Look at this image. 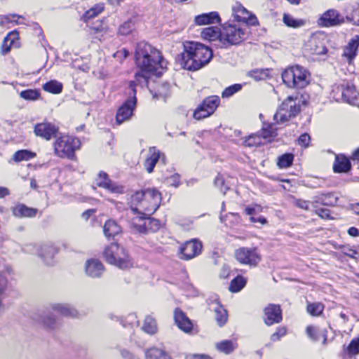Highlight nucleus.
<instances>
[{
  "label": "nucleus",
  "instance_id": "1",
  "mask_svg": "<svg viewBox=\"0 0 359 359\" xmlns=\"http://www.w3.org/2000/svg\"><path fill=\"white\" fill-rule=\"evenodd\" d=\"M212 50L203 43L187 42L184 52L178 55L176 61L184 69L196 71L208 64L212 57Z\"/></svg>",
  "mask_w": 359,
  "mask_h": 359
},
{
  "label": "nucleus",
  "instance_id": "2",
  "mask_svg": "<svg viewBox=\"0 0 359 359\" xmlns=\"http://www.w3.org/2000/svg\"><path fill=\"white\" fill-rule=\"evenodd\" d=\"M135 62L140 70L145 73L157 72L159 69L165 68L166 65L159 50L144 41L137 46Z\"/></svg>",
  "mask_w": 359,
  "mask_h": 359
},
{
  "label": "nucleus",
  "instance_id": "3",
  "mask_svg": "<svg viewBox=\"0 0 359 359\" xmlns=\"http://www.w3.org/2000/svg\"><path fill=\"white\" fill-rule=\"evenodd\" d=\"M161 201V193L156 189H147L137 191L131 196L132 204L139 206L148 215L156 212L159 207Z\"/></svg>",
  "mask_w": 359,
  "mask_h": 359
},
{
  "label": "nucleus",
  "instance_id": "4",
  "mask_svg": "<svg viewBox=\"0 0 359 359\" xmlns=\"http://www.w3.org/2000/svg\"><path fill=\"white\" fill-rule=\"evenodd\" d=\"M248 35L247 25L225 23L222 26V48H229L244 41Z\"/></svg>",
  "mask_w": 359,
  "mask_h": 359
},
{
  "label": "nucleus",
  "instance_id": "5",
  "mask_svg": "<svg viewBox=\"0 0 359 359\" xmlns=\"http://www.w3.org/2000/svg\"><path fill=\"white\" fill-rule=\"evenodd\" d=\"M310 78L309 71L299 65L289 67L282 73L283 81L289 88H304L309 83Z\"/></svg>",
  "mask_w": 359,
  "mask_h": 359
},
{
  "label": "nucleus",
  "instance_id": "6",
  "mask_svg": "<svg viewBox=\"0 0 359 359\" xmlns=\"http://www.w3.org/2000/svg\"><path fill=\"white\" fill-rule=\"evenodd\" d=\"M103 254L108 263L120 269H126L133 266L126 250L117 243H111L106 247Z\"/></svg>",
  "mask_w": 359,
  "mask_h": 359
},
{
  "label": "nucleus",
  "instance_id": "7",
  "mask_svg": "<svg viewBox=\"0 0 359 359\" xmlns=\"http://www.w3.org/2000/svg\"><path fill=\"white\" fill-rule=\"evenodd\" d=\"M81 145L80 140L69 135L57 136L53 143L54 153L60 158L73 159Z\"/></svg>",
  "mask_w": 359,
  "mask_h": 359
},
{
  "label": "nucleus",
  "instance_id": "8",
  "mask_svg": "<svg viewBox=\"0 0 359 359\" xmlns=\"http://www.w3.org/2000/svg\"><path fill=\"white\" fill-rule=\"evenodd\" d=\"M297 97L289 96L280 106L273 116L276 123H284L291 117L295 116L300 111Z\"/></svg>",
  "mask_w": 359,
  "mask_h": 359
},
{
  "label": "nucleus",
  "instance_id": "9",
  "mask_svg": "<svg viewBox=\"0 0 359 359\" xmlns=\"http://www.w3.org/2000/svg\"><path fill=\"white\" fill-rule=\"evenodd\" d=\"M129 90L128 98L118 109L116 112V121L118 125L130 119L136 107V90H135L134 82L130 83Z\"/></svg>",
  "mask_w": 359,
  "mask_h": 359
},
{
  "label": "nucleus",
  "instance_id": "10",
  "mask_svg": "<svg viewBox=\"0 0 359 359\" xmlns=\"http://www.w3.org/2000/svg\"><path fill=\"white\" fill-rule=\"evenodd\" d=\"M234 256L240 264L250 267L257 266L262 259V255L256 247L238 248L235 250Z\"/></svg>",
  "mask_w": 359,
  "mask_h": 359
},
{
  "label": "nucleus",
  "instance_id": "11",
  "mask_svg": "<svg viewBox=\"0 0 359 359\" xmlns=\"http://www.w3.org/2000/svg\"><path fill=\"white\" fill-rule=\"evenodd\" d=\"M130 225L133 231L145 234L158 231L161 224L159 220L154 218L135 217L133 218Z\"/></svg>",
  "mask_w": 359,
  "mask_h": 359
},
{
  "label": "nucleus",
  "instance_id": "12",
  "mask_svg": "<svg viewBox=\"0 0 359 359\" xmlns=\"http://www.w3.org/2000/svg\"><path fill=\"white\" fill-rule=\"evenodd\" d=\"M219 103L220 98L218 96L212 95L206 97L194 111V118L201 120L210 116L217 109Z\"/></svg>",
  "mask_w": 359,
  "mask_h": 359
},
{
  "label": "nucleus",
  "instance_id": "13",
  "mask_svg": "<svg viewBox=\"0 0 359 359\" xmlns=\"http://www.w3.org/2000/svg\"><path fill=\"white\" fill-rule=\"evenodd\" d=\"M25 251L36 254L39 255L43 262L48 264H53V260L54 255L56 253V250L54 247L50 245L44 244V245H36V244H29L27 245L25 248Z\"/></svg>",
  "mask_w": 359,
  "mask_h": 359
},
{
  "label": "nucleus",
  "instance_id": "14",
  "mask_svg": "<svg viewBox=\"0 0 359 359\" xmlns=\"http://www.w3.org/2000/svg\"><path fill=\"white\" fill-rule=\"evenodd\" d=\"M34 133L36 137L50 141L58 135L59 127L51 122L44 121L34 125Z\"/></svg>",
  "mask_w": 359,
  "mask_h": 359
},
{
  "label": "nucleus",
  "instance_id": "15",
  "mask_svg": "<svg viewBox=\"0 0 359 359\" xmlns=\"http://www.w3.org/2000/svg\"><path fill=\"white\" fill-rule=\"evenodd\" d=\"M333 92L340 93L342 100L354 106H359V93L356 91L355 86L347 82L336 86Z\"/></svg>",
  "mask_w": 359,
  "mask_h": 359
},
{
  "label": "nucleus",
  "instance_id": "16",
  "mask_svg": "<svg viewBox=\"0 0 359 359\" xmlns=\"http://www.w3.org/2000/svg\"><path fill=\"white\" fill-rule=\"evenodd\" d=\"M232 15L237 22H242L245 23V25H257L258 20L257 17L250 13L245 7L240 3L236 2L232 6Z\"/></svg>",
  "mask_w": 359,
  "mask_h": 359
},
{
  "label": "nucleus",
  "instance_id": "17",
  "mask_svg": "<svg viewBox=\"0 0 359 359\" xmlns=\"http://www.w3.org/2000/svg\"><path fill=\"white\" fill-rule=\"evenodd\" d=\"M95 182L97 186L104 188L111 193L118 194L123 193V187L112 182L108 175L103 171L99 172Z\"/></svg>",
  "mask_w": 359,
  "mask_h": 359
},
{
  "label": "nucleus",
  "instance_id": "18",
  "mask_svg": "<svg viewBox=\"0 0 359 359\" xmlns=\"http://www.w3.org/2000/svg\"><path fill=\"white\" fill-rule=\"evenodd\" d=\"M202 244L196 239L187 241L181 248V259H190L201 252Z\"/></svg>",
  "mask_w": 359,
  "mask_h": 359
},
{
  "label": "nucleus",
  "instance_id": "19",
  "mask_svg": "<svg viewBox=\"0 0 359 359\" xmlns=\"http://www.w3.org/2000/svg\"><path fill=\"white\" fill-rule=\"evenodd\" d=\"M264 323L267 325H272L280 323L282 318V311L278 304H269L264 309Z\"/></svg>",
  "mask_w": 359,
  "mask_h": 359
},
{
  "label": "nucleus",
  "instance_id": "20",
  "mask_svg": "<svg viewBox=\"0 0 359 359\" xmlns=\"http://www.w3.org/2000/svg\"><path fill=\"white\" fill-rule=\"evenodd\" d=\"M201 36L203 40L215 42L217 46L222 48V28L214 26L203 28Z\"/></svg>",
  "mask_w": 359,
  "mask_h": 359
},
{
  "label": "nucleus",
  "instance_id": "21",
  "mask_svg": "<svg viewBox=\"0 0 359 359\" xmlns=\"http://www.w3.org/2000/svg\"><path fill=\"white\" fill-rule=\"evenodd\" d=\"M343 22V19L337 11L330 9L324 13L320 18L318 24L323 27H331L340 25Z\"/></svg>",
  "mask_w": 359,
  "mask_h": 359
},
{
  "label": "nucleus",
  "instance_id": "22",
  "mask_svg": "<svg viewBox=\"0 0 359 359\" xmlns=\"http://www.w3.org/2000/svg\"><path fill=\"white\" fill-rule=\"evenodd\" d=\"M104 270L102 263L96 259H91L86 261L85 264V271L87 276L93 278H100Z\"/></svg>",
  "mask_w": 359,
  "mask_h": 359
},
{
  "label": "nucleus",
  "instance_id": "23",
  "mask_svg": "<svg viewBox=\"0 0 359 359\" xmlns=\"http://www.w3.org/2000/svg\"><path fill=\"white\" fill-rule=\"evenodd\" d=\"M174 319L178 327L185 332L191 331L193 325L185 313L180 309H176L174 313Z\"/></svg>",
  "mask_w": 359,
  "mask_h": 359
},
{
  "label": "nucleus",
  "instance_id": "24",
  "mask_svg": "<svg viewBox=\"0 0 359 359\" xmlns=\"http://www.w3.org/2000/svg\"><path fill=\"white\" fill-rule=\"evenodd\" d=\"M195 23L197 25H205L214 23H219L220 17L217 12L213 11L208 13H203L195 17Z\"/></svg>",
  "mask_w": 359,
  "mask_h": 359
},
{
  "label": "nucleus",
  "instance_id": "25",
  "mask_svg": "<svg viewBox=\"0 0 359 359\" xmlns=\"http://www.w3.org/2000/svg\"><path fill=\"white\" fill-rule=\"evenodd\" d=\"M161 153L156 147H151L144 162V167L148 172H151L156 163L160 160Z\"/></svg>",
  "mask_w": 359,
  "mask_h": 359
},
{
  "label": "nucleus",
  "instance_id": "26",
  "mask_svg": "<svg viewBox=\"0 0 359 359\" xmlns=\"http://www.w3.org/2000/svg\"><path fill=\"white\" fill-rule=\"evenodd\" d=\"M210 309L215 313V320L219 326H223L227 321V312L217 302L210 305Z\"/></svg>",
  "mask_w": 359,
  "mask_h": 359
},
{
  "label": "nucleus",
  "instance_id": "27",
  "mask_svg": "<svg viewBox=\"0 0 359 359\" xmlns=\"http://www.w3.org/2000/svg\"><path fill=\"white\" fill-rule=\"evenodd\" d=\"M52 309L64 316L72 318L79 316L77 310L68 304H55L52 305Z\"/></svg>",
  "mask_w": 359,
  "mask_h": 359
},
{
  "label": "nucleus",
  "instance_id": "28",
  "mask_svg": "<svg viewBox=\"0 0 359 359\" xmlns=\"http://www.w3.org/2000/svg\"><path fill=\"white\" fill-rule=\"evenodd\" d=\"M337 201L338 196L333 192L321 194L314 197V203L326 206H334L337 204Z\"/></svg>",
  "mask_w": 359,
  "mask_h": 359
},
{
  "label": "nucleus",
  "instance_id": "29",
  "mask_svg": "<svg viewBox=\"0 0 359 359\" xmlns=\"http://www.w3.org/2000/svg\"><path fill=\"white\" fill-rule=\"evenodd\" d=\"M359 46V36H355L352 39L345 47L343 55L348 58V62L353 60L355 57L358 48Z\"/></svg>",
  "mask_w": 359,
  "mask_h": 359
},
{
  "label": "nucleus",
  "instance_id": "30",
  "mask_svg": "<svg viewBox=\"0 0 359 359\" xmlns=\"http://www.w3.org/2000/svg\"><path fill=\"white\" fill-rule=\"evenodd\" d=\"M351 163L344 156H337L333 165L334 172H347L351 169Z\"/></svg>",
  "mask_w": 359,
  "mask_h": 359
},
{
  "label": "nucleus",
  "instance_id": "31",
  "mask_svg": "<svg viewBox=\"0 0 359 359\" xmlns=\"http://www.w3.org/2000/svg\"><path fill=\"white\" fill-rule=\"evenodd\" d=\"M121 232V226L112 219L107 220L104 225V233L106 237H114Z\"/></svg>",
  "mask_w": 359,
  "mask_h": 359
},
{
  "label": "nucleus",
  "instance_id": "32",
  "mask_svg": "<svg viewBox=\"0 0 359 359\" xmlns=\"http://www.w3.org/2000/svg\"><path fill=\"white\" fill-rule=\"evenodd\" d=\"M237 346L236 341L233 340H223L215 344L216 349L225 354H230Z\"/></svg>",
  "mask_w": 359,
  "mask_h": 359
},
{
  "label": "nucleus",
  "instance_id": "33",
  "mask_svg": "<svg viewBox=\"0 0 359 359\" xmlns=\"http://www.w3.org/2000/svg\"><path fill=\"white\" fill-rule=\"evenodd\" d=\"M38 210L29 208L25 205H18L13 210V214L17 217H33L36 216Z\"/></svg>",
  "mask_w": 359,
  "mask_h": 359
},
{
  "label": "nucleus",
  "instance_id": "34",
  "mask_svg": "<svg viewBox=\"0 0 359 359\" xmlns=\"http://www.w3.org/2000/svg\"><path fill=\"white\" fill-rule=\"evenodd\" d=\"M277 135V128L274 123H264L261 130V136L263 139L271 141Z\"/></svg>",
  "mask_w": 359,
  "mask_h": 359
},
{
  "label": "nucleus",
  "instance_id": "35",
  "mask_svg": "<svg viewBox=\"0 0 359 359\" xmlns=\"http://www.w3.org/2000/svg\"><path fill=\"white\" fill-rule=\"evenodd\" d=\"M146 359H171L170 357L163 351L151 348L146 352Z\"/></svg>",
  "mask_w": 359,
  "mask_h": 359
},
{
  "label": "nucleus",
  "instance_id": "36",
  "mask_svg": "<svg viewBox=\"0 0 359 359\" xmlns=\"http://www.w3.org/2000/svg\"><path fill=\"white\" fill-rule=\"evenodd\" d=\"M43 89L48 93L58 94L62 90V84L56 80H51L43 85Z\"/></svg>",
  "mask_w": 359,
  "mask_h": 359
},
{
  "label": "nucleus",
  "instance_id": "37",
  "mask_svg": "<svg viewBox=\"0 0 359 359\" xmlns=\"http://www.w3.org/2000/svg\"><path fill=\"white\" fill-rule=\"evenodd\" d=\"M104 4H97L95 5L93 7L88 10L83 15V19L84 21H88L96 16H97L100 13H101L104 10Z\"/></svg>",
  "mask_w": 359,
  "mask_h": 359
},
{
  "label": "nucleus",
  "instance_id": "38",
  "mask_svg": "<svg viewBox=\"0 0 359 359\" xmlns=\"http://www.w3.org/2000/svg\"><path fill=\"white\" fill-rule=\"evenodd\" d=\"M18 38V33L17 32H10L6 37H5L2 44V53L6 54L10 51L11 46L14 43L15 39Z\"/></svg>",
  "mask_w": 359,
  "mask_h": 359
},
{
  "label": "nucleus",
  "instance_id": "39",
  "mask_svg": "<svg viewBox=\"0 0 359 359\" xmlns=\"http://www.w3.org/2000/svg\"><path fill=\"white\" fill-rule=\"evenodd\" d=\"M142 330L149 334H154L157 331L156 322L151 316H147L144 319Z\"/></svg>",
  "mask_w": 359,
  "mask_h": 359
},
{
  "label": "nucleus",
  "instance_id": "40",
  "mask_svg": "<svg viewBox=\"0 0 359 359\" xmlns=\"http://www.w3.org/2000/svg\"><path fill=\"white\" fill-rule=\"evenodd\" d=\"M309 45L311 46L312 53L313 54L323 55L327 52V48L323 46L320 41L316 37H313L310 39Z\"/></svg>",
  "mask_w": 359,
  "mask_h": 359
},
{
  "label": "nucleus",
  "instance_id": "41",
  "mask_svg": "<svg viewBox=\"0 0 359 359\" xmlns=\"http://www.w3.org/2000/svg\"><path fill=\"white\" fill-rule=\"evenodd\" d=\"M245 284V279L241 276H238L231 281L229 290L233 292H238L244 287Z\"/></svg>",
  "mask_w": 359,
  "mask_h": 359
},
{
  "label": "nucleus",
  "instance_id": "42",
  "mask_svg": "<svg viewBox=\"0 0 359 359\" xmlns=\"http://www.w3.org/2000/svg\"><path fill=\"white\" fill-rule=\"evenodd\" d=\"M344 351L350 357L359 353V337L353 339L348 346H344Z\"/></svg>",
  "mask_w": 359,
  "mask_h": 359
},
{
  "label": "nucleus",
  "instance_id": "43",
  "mask_svg": "<svg viewBox=\"0 0 359 359\" xmlns=\"http://www.w3.org/2000/svg\"><path fill=\"white\" fill-rule=\"evenodd\" d=\"M283 22L290 27L297 28L304 25L303 20H297L294 18L291 15L285 13L283 18Z\"/></svg>",
  "mask_w": 359,
  "mask_h": 359
},
{
  "label": "nucleus",
  "instance_id": "44",
  "mask_svg": "<svg viewBox=\"0 0 359 359\" xmlns=\"http://www.w3.org/2000/svg\"><path fill=\"white\" fill-rule=\"evenodd\" d=\"M35 156V154L28 150H19L16 151L13 156V160L15 162H20L22 161H28Z\"/></svg>",
  "mask_w": 359,
  "mask_h": 359
},
{
  "label": "nucleus",
  "instance_id": "45",
  "mask_svg": "<svg viewBox=\"0 0 359 359\" xmlns=\"http://www.w3.org/2000/svg\"><path fill=\"white\" fill-rule=\"evenodd\" d=\"M20 96L24 100L29 101H34L39 98L40 92L36 89H28L22 90L20 93Z\"/></svg>",
  "mask_w": 359,
  "mask_h": 359
},
{
  "label": "nucleus",
  "instance_id": "46",
  "mask_svg": "<svg viewBox=\"0 0 359 359\" xmlns=\"http://www.w3.org/2000/svg\"><path fill=\"white\" fill-rule=\"evenodd\" d=\"M306 309L311 316H318L323 313L324 305L319 302L311 303L307 305Z\"/></svg>",
  "mask_w": 359,
  "mask_h": 359
},
{
  "label": "nucleus",
  "instance_id": "47",
  "mask_svg": "<svg viewBox=\"0 0 359 359\" xmlns=\"http://www.w3.org/2000/svg\"><path fill=\"white\" fill-rule=\"evenodd\" d=\"M294 156L292 154H285L278 158V165L280 168L290 167L293 162Z\"/></svg>",
  "mask_w": 359,
  "mask_h": 359
},
{
  "label": "nucleus",
  "instance_id": "48",
  "mask_svg": "<svg viewBox=\"0 0 359 359\" xmlns=\"http://www.w3.org/2000/svg\"><path fill=\"white\" fill-rule=\"evenodd\" d=\"M262 138L259 135L253 134L248 136L244 141V144L247 147H257L262 144Z\"/></svg>",
  "mask_w": 359,
  "mask_h": 359
},
{
  "label": "nucleus",
  "instance_id": "49",
  "mask_svg": "<svg viewBox=\"0 0 359 359\" xmlns=\"http://www.w3.org/2000/svg\"><path fill=\"white\" fill-rule=\"evenodd\" d=\"M315 203H314V201L313 202H311L309 201H306L301 198H294V205L296 207L304 210H309L310 209L311 205L316 207L314 205Z\"/></svg>",
  "mask_w": 359,
  "mask_h": 359
},
{
  "label": "nucleus",
  "instance_id": "50",
  "mask_svg": "<svg viewBox=\"0 0 359 359\" xmlns=\"http://www.w3.org/2000/svg\"><path fill=\"white\" fill-rule=\"evenodd\" d=\"M242 88V85L241 84H233L232 86H230L224 89V90L222 92V97H229L232 96L234 93L238 92Z\"/></svg>",
  "mask_w": 359,
  "mask_h": 359
},
{
  "label": "nucleus",
  "instance_id": "51",
  "mask_svg": "<svg viewBox=\"0 0 359 359\" xmlns=\"http://www.w3.org/2000/svg\"><path fill=\"white\" fill-rule=\"evenodd\" d=\"M147 73H145L142 71H141L140 72H137L135 74V81H130L128 86H130V83L131 82L135 83V87L136 86L137 84H139L140 86H143V85L146 84L147 83V79H148V76L147 75Z\"/></svg>",
  "mask_w": 359,
  "mask_h": 359
},
{
  "label": "nucleus",
  "instance_id": "52",
  "mask_svg": "<svg viewBox=\"0 0 359 359\" xmlns=\"http://www.w3.org/2000/svg\"><path fill=\"white\" fill-rule=\"evenodd\" d=\"M134 29V24L132 21H127L123 23L118 29V33L121 35H128Z\"/></svg>",
  "mask_w": 359,
  "mask_h": 359
},
{
  "label": "nucleus",
  "instance_id": "53",
  "mask_svg": "<svg viewBox=\"0 0 359 359\" xmlns=\"http://www.w3.org/2000/svg\"><path fill=\"white\" fill-rule=\"evenodd\" d=\"M7 286V280L6 278L0 276V315L4 311V305L2 303L1 295L4 294Z\"/></svg>",
  "mask_w": 359,
  "mask_h": 359
},
{
  "label": "nucleus",
  "instance_id": "54",
  "mask_svg": "<svg viewBox=\"0 0 359 359\" xmlns=\"http://www.w3.org/2000/svg\"><path fill=\"white\" fill-rule=\"evenodd\" d=\"M215 185L219 188L221 192L224 194H226L228 190V187L224 186V180L221 175H217L215 180Z\"/></svg>",
  "mask_w": 359,
  "mask_h": 359
},
{
  "label": "nucleus",
  "instance_id": "55",
  "mask_svg": "<svg viewBox=\"0 0 359 359\" xmlns=\"http://www.w3.org/2000/svg\"><path fill=\"white\" fill-rule=\"evenodd\" d=\"M287 330L284 327H278L277 331L271 336V340L272 341H278L282 337L286 334Z\"/></svg>",
  "mask_w": 359,
  "mask_h": 359
},
{
  "label": "nucleus",
  "instance_id": "56",
  "mask_svg": "<svg viewBox=\"0 0 359 359\" xmlns=\"http://www.w3.org/2000/svg\"><path fill=\"white\" fill-rule=\"evenodd\" d=\"M306 333L312 340L318 341L319 339V333L315 327L308 326L306 328Z\"/></svg>",
  "mask_w": 359,
  "mask_h": 359
},
{
  "label": "nucleus",
  "instance_id": "57",
  "mask_svg": "<svg viewBox=\"0 0 359 359\" xmlns=\"http://www.w3.org/2000/svg\"><path fill=\"white\" fill-rule=\"evenodd\" d=\"M128 54H129L128 51L126 49L123 48V49L116 51L114 54V57H115L116 59H117L118 60L121 62L123 60H124L125 58H126L128 57Z\"/></svg>",
  "mask_w": 359,
  "mask_h": 359
},
{
  "label": "nucleus",
  "instance_id": "58",
  "mask_svg": "<svg viewBox=\"0 0 359 359\" xmlns=\"http://www.w3.org/2000/svg\"><path fill=\"white\" fill-rule=\"evenodd\" d=\"M44 325L50 329H54L57 326V323L52 316H48L43 319Z\"/></svg>",
  "mask_w": 359,
  "mask_h": 359
},
{
  "label": "nucleus",
  "instance_id": "59",
  "mask_svg": "<svg viewBox=\"0 0 359 359\" xmlns=\"http://www.w3.org/2000/svg\"><path fill=\"white\" fill-rule=\"evenodd\" d=\"M311 137L309 134L304 133L300 135L299 137L298 142L300 145L308 147L309 142H310Z\"/></svg>",
  "mask_w": 359,
  "mask_h": 359
},
{
  "label": "nucleus",
  "instance_id": "60",
  "mask_svg": "<svg viewBox=\"0 0 359 359\" xmlns=\"http://www.w3.org/2000/svg\"><path fill=\"white\" fill-rule=\"evenodd\" d=\"M120 352L123 359H139L136 355L126 349H121Z\"/></svg>",
  "mask_w": 359,
  "mask_h": 359
},
{
  "label": "nucleus",
  "instance_id": "61",
  "mask_svg": "<svg viewBox=\"0 0 359 359\" xmlns=\"http://www.w3.org/2000/svg\"><path fill=\"white\" fill-rule=\"evenodd\" d=\"M316 213L323 219H327L330 217V210L325 208H320L316 210Z\"/></svg>",
  "mask_w": 359,
  "mask_h": 359
},
{
  "label": "nucleus",
  "instance_id": "62",
  "mask_svg": "<svg viewBox=\"0 0 359 359\" xmlns=\"http://www.w3.org/2000/svg\"><path fill=\"white\" fill-rule=\"evenodd\" d=\"M351 20L354 25H359V7L353 11L351 15Z\"/></svg>",
  "mask_w": 359,
  "mask_h": 359
},
{
  "label": "nucleus",
  "instance_id": "63",
  "mask_svg": "<svg viewBox=\"0 0 359 359\" xmlns=\"http://www.w3.org/2000/svg\"><path fill=\"white\" fill-rule=\"evenodd\" d=\"M229 272H230L229 267L226 265H224L222 267L220 273H219L220 278H226L229 275Z\"/></svg>",
  "mask_w": 359,
  "mask_h": 359
},
{
  "label": "nucleus",
  "instance_id": "64",
  "mask_svg": "<svg viewBox=\"0 0 359 359\" xmlns=\"http://www.w3.org/2000/svg\"><path fill=\"white\" fill-rule=\"evenodd\" d=\"M170 183L172 185H174L175 187H177L180 184V175L176 174L170 178Z\"/></svg>",
  "mask_w": 359,
  "mask_h": 359
}]
</instances>
